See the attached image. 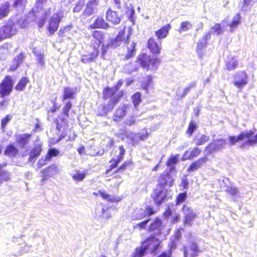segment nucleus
<instances>
[{"mask_svg":"<svg viewBox=\"0 0 257 257\" xmlns=\"http://www.w3.org/2000/svg\"><path fill=\"white\" fill-rule=\"evenodd\" d=\"M99 194L101 197L104 200L109 202H119L122 198L119 196H116L114 197H111L110 195H109L105 191H99Z\"/></svg>","mask_w":257,"mask_h":257,"instance_id":"36","label":"nucleus"},{"mask_svg":"<svg viewBox=\"0 0 257 257\" xmlns=\"http://www.w3.org/2000/svg\"><path fill=\"white\" fill-rule=\"evenodd\" d=\"M110 27L109 25L105 21L102 16H97L93 23L89 26L91 29H107Z\"/></svg>","mask_w":257,"mask_h":257,"instance_id":"19","label":"nucleus"},{"mask_svg":"<svg viewBox=\"0 0 257 257\" xmlns=\"http://www.w3.org/2000/svg\"><path fill=\"white\" fill-rule=\"evenodd\" d=\"M248 76L244 70L238 71L233 76V85L238 89H241L248 83Z\"/></svg>","mask_w":257,"mask_h":257,"instance_id":"11","label":"nucleus"},{"mask_svg":"<svg viewBox=\"0 0 257 257\" xmlns=\"http://www.w3.org/2000/svg\"><path fill=\"white\" fill-rule=\"evenodd\" d=\"M147 46L153 54L159 55L161 53V42H157L155 38L152 37L148 39Z\"/></svg>","mask_w":257,"mask_h":257,"instance_id":"17","label":"nucleus"},{"mask_svg":"<svg viewBox=\"0 0 257 257\" xmlns=\"http://www.w3.org/2000/svg\"><path fill=\"white\" fill-rule=\"evenodd\" d=\"M75 90L70 87H65L63 89V93L62 96V100H66L68 99H73L74 97Z\"/></svg>","mask_w":257,"mask_h":257,"instance_id":"33","label":"nucleus"},{"mask_svg":"<svg viewBox=\"0 0 257 257\" xmlns=\"http://www.w3.org/2000/svg\"><path fill=\"white\" fill-rule=\"evenodd\" d=\"M146 214H142L135 219L141 220L145 218L146 216H151L154 214L156 211L154 210L153 207L151 205H147L145 208Z\"/></svg>","mask_w":257,"mask_h":257,"instance_id":"41","label":"nucleus"},{"mask_svg":"<svg viewBox=\"0 0 257 257\" xmlns=\"http://www.w3.org/2000/svg\"><path fill=\"white\" fill-rule=\"evenodd\" d=\"M32 137L31 134H22L16 137V143L20 148H24L28 145Z\"/></svg>","mask_w":257,"mask_h":257,"instance_id":"21","label":"nucleus"},{"mask_svg":"<svg viewBox=\"0 0 257 257\" xmlns=\"http://www.w3.org/2000/svg\"><path fill=\"white\" fill-rule=\"evenodd\" d=\"M125 45H126L127 51L126 54L123 58V61H126L133 58L135 56L136 51V44L135 43H128Z\"/></svg>","mask_w":257,"mask_h":257,"instance_id":"29","label":"nucleus"},{"mask_svg":"<svg viewBox=\"0 0 257 257\" xmlns=\"http://www.w3.org/2000/svg\"><path fill=\"white\" fill-rule=\"evenodd\" d=\"M226 192L232 196H235L237 195L238 193V190L236 187H229L226 190Z\"/></svg>","mask_w":257,"mask_h":257,"instance_id":"61","label":"nucleus"},{"mask_svg":"<svg viewBox=\"0 0 257 257\" xmlns=\"http://www.w3.org/2000/svg\"><path fill=\"white\" fill-rule=\"evenodd\" d=\"M25 58V55L23 53H20L14 59V62L15 64H13L9 67L10 71H15L20 66V65L23 62Z\"/></svg>","mask_w":257,"mask_h":257,"instance_id":"32","label":"nucleus"},{"mask_svg":"<svg viewBox=\"0 0 257 257\" xmlns=\"http://www.w3.org/2000/svg\"><path fill=\"white\" fill-rule=\"evenodd\" d=\"M57 168V167L55 165H51L48 167H47L46 168H45L44 170L42 171V173L45 175H48L47 173L52 172L53 171L55 170Z\"/></svg>","mask_w":257,"mask_h":257,"instance_id":"60","label":"nucleus"},{"mask_svg":"<svg viewBox=\"0 0 257 257\" xmlns=\"http://www.w3.org/2000/svg\"><path fill=\"white\" fill-rule=\"evenodd\" d=\"M18 153L19 150L13 144L8 145L4 152L5 155L11 157L16 156Z\"/></svg>","mask_w":257,"mask_h":257,"instance_id":"35","label":"nucleus"},{"mask_svg":"<svg viewBox=\"0 0 257 257\" xmlns=\"http://www.w3.org/2000/svg\"><path fill=\"white\" fill-rule=\"evenodd\" d=\"M161 241L154 234H151L141 242V244L151 254H156L160 246Z\"/></svg>","mask_w":257,"mask_h":257,"instance_id":"5","label":"nucleus"},{"mask_svg":"<svg viewBox=\"0 0 257 257\" xmlns=\"http://www.w3.org/2000/svg\"><path fill=\"white\" fill-rule=\"evenodd\" d=\"M211 29L212 30V33L218 35L223 33V29L221 27V25L219 23H216L213 26Z\"/></svg>","mask_w":257,"mask_h":257,"instance_id":"49","label":"nucleus"},{"mask_svg":"<svg viewBox=\"0 0 257 257\" xmlns=\"http://www.w3.org/2000/svg\"><path fill=\"white\" fill-rule=\"evenodd\" d=\"M72 107V103L70 101H67L65 103L62 108L61 114L65 116L69 117V112Z\"/></svg>","mask_w":257,"mask_h":257,"instance_id":"46","label":"nucleus"},{"mask_svg":"<svg viewBox=\"0 0 257 257\" xmlns=\"http://www.w3.org/2000/svg\"><path fill=\"white\" fill-rule=\"evenodd\" d=\"M201 153V149L197 147H194L191 150H187L184 153V156L186 157V160H192L195 158L198 157Z\"/></svg>","mask_w":257,"mask_h":257,"instance_id":"26","label":"nucleus"},{"mask_svg":"<svg viewBox=\"0 0 257 257\" xmlns=\"http://www.w3.org/2000/svg\"><path fill=\"white\" fill-rule=\"evenodd\" d=\"M187 197V193L186 192H183L179 193L176 197L175 200L176 205H178L181 203H183Z\"/></svg>","mask_w":257,"mask_h":257,"instance_id":"53","label":"nucleus"},{"mask_svg":"<svg viewBox=\"0 0 257 257\" xmlns=\"http://www.w3.org/2000/svg\"><path fill=\"white\" fill-rule=\"evenodd\" d=\"M130 106L127 104H123L118 106L114 111L112 120L116 122L120 121L125 116Z\"/></svg>","mask_w":257,"mask_h":257,"instance_id":"16","label":"nucleus"},{"mask_svg":"<svg viewBox=\"0 0 257 257\" xmlns=\"http://www.w3.org/2000/svg\"><path fill=\"white\" fill-rule=\"evenodd\" d=\"M14 80L10 75H6L0 83V96L4 98L9 96L12 92Z\"/></svg>","mask_w":257,"mask_h":257,"instance_id":"7","label":"nucleus"},{"mask_svg":"<svg viewBox=\"0 0 257 257\" xmlns=\"http://www.w3.org/2000/svg\"><path fill=\"white\" fill-rule=\"evenodd\" d=\"M157 187L159 188L168 189L174 184V179L169 172L162 173L157 179Z\"/></svg>","mask_w":257,"mask_h":257,"instance_id":"10","label":"nucleus"},{"mask_svg":"<svg viewBox=\"0 0 257 257\" xmlns=\"http://www.w3.org/2000/svg\"><path fill=\"white\" fill-rule=\"evenodd\" d=\"M85 5V0H79L75 4L73 11L74 13L81 12Z\"/></svg>","mask_w":257,"mask_h":257,"instance_id":"50","label":"nucleus"},{"mask_svg":"<svg viewBox=\"0 0 257 257\" xmlns=\"http://www.w3.org/2000/svg\"><path fill=\"white\" fill-rule=\"evenodd\" d=\"M87 171L80 172L76 171L75 173L71 176L72 179L76 182L82 181L86 177Z\"/></svg>","mask_w":257,"mask_h":257,"instance_id":"43","label":"nucleus"},{"mask_svg":"<svg viewBox=\"0 0 257 257\" xmlns=\"http://www.w3.org/2000/svg\"><path fill=\"white\" fill-rule=\"evenodd\" d=\"M29 79L27 77H22L18 81L17 84L15 87V89L17 91H24L27 85L29 83Z\"/></svg>","mask_w":257,"mask_h":257,"instance_id":"34","label":"nucleus"},{"mask_svg":"<svg viewBox=\"0 0 257 257\" xmlns=\"http://www.w3.org/2000/svg\"><path fill=\"white\" fill-rule=\"evenodd\" d=\"M168 190L166 188H159L157 187L154 189L151 198L154 203L157 205H161L163 202L167 201L168 199Z\"/></svg>","mask_w":257,"mask_h":257,"instance_id":"8","label":"nucleus"},{"mask_svg":"<svg viewBox=\"0 0 257 257\" xmlns=\"http://www.w3.org/2000/svg\"><path fill=\"white\" fill-rule=\"evenodd\" d=\"M171 29V25L170 24L165 25L155 32V36L159 40L164 39L168 35Z\"/></svg>","mask_w":257,"mask_h":257,"instance_id":"24","label":"nucleus"},{"mask_svg":"<svg viewBox=\"0 0 257 257\" xmlns=\"http://www.w3.org/2000/svg\"><path fill=\"white\" fill-rule=\"evenodd\" d=\"M59 154V151L58 150L53 148L48 150L46 156L49 160H50L52 157L58 156Z\"/></svg>","mask_w":257,"mask_h":257,"instance_id":"55","label":"nucleus"},{"mask_svg":"<svg viewBox=\"0 0 257 257\" xmlns=\"http://www.w3.org/2000/svg\"><path fill=\"white\" fill-rule=\"evenodd\" d=\"M118 149L119 150V155L113 157L109 161L110 165L108 168L105 171L106 174H108L110 171L116 168L118 164L123 160L125 150L124 147L122 145L118 147Z\"/></svg>","mask_w":257,"mask_h":257,"instance_id":"12","label":"nucleus"},{"mask_svg":"<svg viewBox=\"0 0 257 257\" xmlns=\"http://www.w3.org/2000/svg\"><path fill=\"white\" fill-rule=\"evenodd\" d=\"M192 27V25L189 21H184L181 23L178 32L181 33L182 32L187 31L191 29Z\"/></svg>","mask_w":257,"mask_h":257,"instance_id":"44","label":"nucleus"},{"mask_svg":"<svg viewBox=\"0 0 257 257\" xmlns=\"http://www.w3.org/2000/svg\"><path fill=\"white\" fill-rule=\"evenodd\" d=\"M197 128V125L195 121L191 120L190 121L188 126L186 130V134L189 137L192 136L195 130Z\"/></svg>","mask_w":257,"mask_h":257,"instance_id":"47","label":"nucleus"},{"mask_svg":"<svg viewBox=\"0 0 257 257\" xmlns=\"http://www.w3.org/2000/svg\"><path fill=\"white\" fill-rule=\"evenodd\" d=\"M50 160L45 156V158H41L37 163V166L38 168H41L42 167L46 165Z\"/></svg>","mask_w":257,"mask_h":257,"instance_id":"59","label":"nucleus"},{"mask_svg":"<svg viewBox=\"0 0 257 257\" xmlns=\"http://www.w3.org/2000/svg\"><path fill=\"white\" fill-rule=\"evenodd\" d=\"M56 124V128L60 131L62 128H66L68 127V124L67 122L66 119L65 118L58 117L54 120Z\"/></svg>","mask_w":257,"mask_h":257,"instance_id":"37","label":"nucleus"},{"mask_svg":"<svg viewBox=\"0 0 257 257\" xmlns=\"http://www.w3.org/2000/svg\"><path fill=\"white\" fill-rule=\"evenodd\" d=\"M137 62L143 68L148 70L150 69V67L156 69L161 60L158 58H152L146 53H142L138 56Z\"/></svg>","mask_w":257,"mask_h":257,"instance_id":"3","label":"nucleus"},{"mask_svg":"<svg viewBox=\"0 0 257 257\" xmlns=\"http://www.w3.org/2000/svg\"><path fill=\"white\" fill-rule=\"evenodd\" d=\"M42 151V144L41 143L35 144L29 152L28 161L34 162L41 155Z\"/></svg>","mask_w":257,"mask_h":257,"instance_id":"20","label":"nucleus"},{"mask_svg":"<svg viewBox=\"0 0 257 257\" xmlns=\"http://www.w3.org/2000/svg\"><path fill=\"white\" fill-rule=\"evenodd\" d=\"M172 211L170 207H167L164 211L163 215L164 217L168 218L171 215Z\"/></svg>","mask_w":257,"mask_h":257,"instance_id":"64","label":"nucleus"},{"mask_svg":"<svg viewBox=\"0 0 257 257\" xmlns=\"http://www.w3.org/2000/svg\"><path fill=\"white\" fill-rule=\"evenodd\" d=\"M211 38V32H209L202 36L197 44V51H201L204 49L207 45V41Z\"/></svg>","mask_w":257,"mask_h":257,"instance_id":"27","label":"nucleus"},{"mask_svg":"<svg viewBox=\"0 0 257 257\" xmlns=\"http://www.w3.org/2000/svg\"><path fill=\"white\" fill-rule=\"evenodd\" d=\"M92 37L99 44L103 42L105 38L103 32L99 30H94Z\"/></svg>","mask_w":257,"mask_h":257,"instance_id":"39","label":"nucleus"},{"mask_svg":"<svg viewBox=\"0 0 257 257\" xmlns=\"http://www.w3.org/2000/svg\"><path fill=\"white\" fill-rule=\"evenodd\" d=\"M226 145V142L224 139H214L207 144L205 147V151L207 154H211L225 148Z\"/></svg>","mask_w":257,"mask_h":257,"instance_id":"9","label":"nucleus"},{"mask_svg":"<svg viewBox=\"0 0 257 257\" xmlns=\"http://www.w3.org/2000/svg\"><path fill=\"white\" fill-rule=\"evenodd\" d=\"M72 26L71 25H67L64 27H61L58 32V36L59 37H63L65 36V33L70 31Z\"/></svg>","mask_w":257,"mask_h":257,"instance_id":"57","label":"nucleus"},{"mask_svg":"<svg viewBox=\"0 0 257 257\" xmlns=\"http://www.w3.org/2000/svg\"><path fill=\"white\" fill-rule=\"evenodd\" d=\"M230 145H234L238 141H244L241 143L240 147L244 148L247 146H253L257 144V134L254 135L253 131L250 130L240 132L237 136H230L228 137Z\"/></svg>","mask_w":257,"mask_h":257,"instance_id":"2","label":"nucleus"},{"mask_svg":"<svg viewBox=\"0 0 257 257\" xmlns=\"http://www.w3.org/2000/svg\"><path fill=\"white\" fill-rule=\"evenodd\" d=\"M163 228V225L162 221L159 217L155 218L154 221L151 222L148 228V232H153L155 233L154 235H160L162 233V229Z\"/></svg>","mask_w":257,"mask_h":257,"instance_id":"18","label":"nucleus"},{"mask_svg":"<svg viewBox=\"0 0 257 257\" xmlns=\"http://www.w3.org/2000/svg\"><path fill=\"white\" fill-rule=\"evenodd\" d=\"M225 66L227 70L231 71L237 67L238 62L234 57H231L226 61Z\"/></svg>","mask_w":257,"mask_h":257,"instance_id":"38","label":"nucleus"},{"mask_svg":"<svg viewBox=\"0 0 257 257\" xmlns=\"http://www.w3.org/2000/svg\"><path fill=\"white\" fill-rule=\"evenodd\" d=\"M241 23V16L239 13H237L229 24V32L232 33Z\"/></svg>","mask_w":257,"mask_h":257,"instance_id":"28","label":"nucleus"},{"mask_svg":"<svg viewBox=\"0 0 257 257\" xmlns=\"http://www.w3.org/2000/svg\"><path fill=\"white\" fill-rule=\"evenodd\" d=\"M150 221V219H147L146 220H144L136 224H135L133 228L134 229H139L140 230L145 229L147 225L148 224V223Z\"/></svg>","mask_w":257,"mask_h":257,"instance_id":"51","label":"nucleus"},{"mask_svg":"<svg viewBox=\"0 0 257 257\" xmlns=\"http://www.w3.org/2000/svg\"><path fill=\"white\" fill-rule=\"evenodd\" d=\"M52 102L53 103V106L49 109V110L48 111V112L53 114L59 110L60 105L57 103L56 99L52 100Z\"/></svg>","mask_w":257,"mask_h":257,"instance_id":"58","label":"nucleus"},{"mask_svg":"<svg viewBox=\"0 0 257 257\" xmlns=\"http://www.w3.org/2000/svg\"><path fill=\"white\" fill-rule=\"evenodd\" d=\"M98 4L99 0H89L82 12L81 17L83 18H86L95 14L97 11V7Z\"/></svg>","mask_w":257,"mask_h":257,"instance_id":"15","label":"nucleus"},{"mask_svg":"<svg viewBox=\"0 0 257 257\" xmlns=\"http://www.w3.org/2000/svg\"><path fill=\"white\" fill-rule=\"evenodd\" d=\"M184 212L183 223L185 225L191 226L197 215L193 210L186 205H184L182 208Z\"/></svg>","mask_w":257,"mask_h":257,"instance_id":"13","label":"nucleus"},{"mask_svg":"<svg viewBox=\"0 0 257 257\" xmlns=\"http://www.w3.org/2000/svg\"><path fill=\"white\" fill-rule=\"evenodd\" d=\"M152 76L151 75H147L142 83V86L143 89L147 90L152 84Z\"/></svg>","mask_w":257,"mask_h":257,"instance_id":"45","label":"nucleus"},{"mask_svg":"<svg viewBox=\"0 0 257 257\" xmlns=\"http://www.w3.org/2000/svg\"><path fill=\"white\" fill-rule=\"evenodd\" d=\"M146 249L141 244L140 246L135 248L134 252L132 253L131 257H143L146 252Z\"/></svg>","mask_w":257,"mask_h":257,"instance_id":"40","label":"nucleus"},{"mask_svg":"<svg viewBox=\"0 0 257 257\" xmlns=\"http://www.w3.org/2000/svg\"><path fill=\"white\" fill-rule=\"evenodd\" d=\"M209 140V137L204 134H198L195 136L193 141L196 146L205 144Z\"/></svg>","mask_w":257,"mask_h":257,"instance_id":"31","label":"nucleus"},{"mask_svg":"<svg viewBox=\"0 0 257 257\" xmlns=\"http://www.w3.org/2000/svg\"><path fill=\"white\" fill-rule=\"evenodd\" d=\"M10 179L9 173L6 170L0 171V185L4 181H7Z\"/></svg>","mask_w":257,"mask_h":257,"instance_id":"54","label":"nucleus"},{"mask_svg":"<svg viewBox=\"0 0 257 257\" xmlns=\"http://www.w3.org/2000/svg\"><path fill=\"white\" fill-rule=\"evenodd\" d=\"M11 8L10 3L9 2H6L0 5V20L8 16Z\"/></svg>","mask_w":257,"mask_h":257,"instance_id":"30","label":"nucleus"},{"mask_svg":"<svg viewBox=\"0 0 257 257\" xmlns=\"http://www.w3.org/2000/svg\"><path fill=\"white\" fill-rule=\"evenodd\" d=\"M106 21L114 25L118 24L120 21V18L117 13L110 9L106 11Z\"/></svg>","mask_w":257,"mask_h":257,"instance_id":"25","label":"nucleus"},{"mask_svg":"<svg viewBox=\"0 0 257 257\" xmlns=\"http://www.w3.org/2000/svg\"><path fill=\"white\" fill-rule=\"evenodd\" d=\"M102 94L103 100L108 99V101L98 107L97 115L99 116H105L109 112L111 111L124 95V92L120 91L116 94V90L107 86L103 89Z\"/></svg>","mask_w":257,"mask_h":257,"instance_id":"1","label":"nucleus"},{"mask_svg":"<svg viewBox=\"0 0 257 257\" xmlns=\"http://www.w3.org/2000/svg\"><path fill=\"white\" fill-rule=\"evenodd\" d=\"M149 137V133L146 131L145 133L139 134V140L144 141L148 139Z\"/></svg>","mask_w":257,"mask_h":257,"instance_id":"63","label":"nucleus"},{"mask_svg":"<svg viewBox=\"0 0 257 257\" xmlns=\"http://www.w3.org/2000/svg\"><path fill=\"white\" fill-rule=\"evenodd\" d=\"M15 34V30L10 25L3 26L0 28V37L2 40L10 38Z\"/></svg>","mask_w":257,"mask_h":257,"instance_id":"22","label":"nucleus"},{"mask_svg":"<svg viewBox=\"0 0 257 257\" xmlns=\"http://www.w3.org/2000/svg\"><path fill=\"white\" fill-rule=\"evenodd\" d=\"M178 156L179 155L170 156L167 161L166 166L169 167L176 164L178 162Z\"/></svg>","mask_w":257,"mask_h":257,"instance_id":"52","label":"nucleus"},{"mask_svg":"<svg viewBox=\"0 0 257 257\" xmlns=\"http://www.w3.org/2000/svg\"><path fill=\"white\" fill-rule=\"evenodd\" d=\"M126 27H124L120 30L115 37L110 40L108 46L114 49L120 46L122 43H123L124 45L129 43L132 32L130 30L126 32Z\"/></svg>","mask_w":257,"mask_h":257,"instance_id":"4","label":"nucleus"},{"mask_svg":"<svg viewBox=\"0 0 257 257\" xmlns=\"http://www.w3.org/2000/svg\"><path fill=\"white\" fill-rule=\"evenodd\" d=\"M134 163L132 160H127L123 162V163L119 166L116 170V173H122L127 168L132 166Z\"/></svg>","mask_w":257,"mask_h":257,"instance_id":"42","label":"nucleus"},{"mask_svg":"<svg viewBox=\"0 0 257 257\" xmlns=\"http://www.w3.org/2000/svg\"><path fill=\"white\" fill-rule=\"evenodd\" d=\"M195 85H196V83L195 82H193V83L190 84L188 86H187L186 88H185V89L183 90V93L181 95V98H183V97L186 96V95L190 92V89L192 88H193L195 87Z\"/></svg>","mask_w":257,"mask_h":257,"instance_id":"62","label":"nucleus"},{"mask_svg":"<svg viewBox=\"0 0 257 257\" xmlns=\"http://www.w3.org/2000/svg\"><path fill=\"white\" fill-rule=\"evenodd\" d=\"M200 250L195 241H191L188 245L183 246L184 257H196Z\"/></svg>","mask_w":257,"mask_h":257,"instance_id":"14","label":"nucleus"},{"mask_svg":"<svg viewBox=\"0 0 257 257\" xmlns=\"http://www.w3.org/2000/svg\"><path fill=\"white\" fill-rule=\"evenodd\" d=\"M132 102L135 106H138L142 101L141 93L137 92L132 96Z\"/></svg>","mask_w":257,"mask_h":257,"instance_id":"48","label":"nucleus"},{"mask_svg":"<svg viewBox=\"0 0 257 257\" xmlns=\"http://www.w3.org/2000/svg\"><path fill=\"white\" fill-rule=\"evenodd\" d=\"M12 118L11 114H7L5 117L2 118L1 121V126L3 130L6 128L7 123L10 121Z\"/></svg>","mask_w":257,"mask_h":257,"instance_id":"56","label":"nucleus"},{"mask_svg":"<svg viewBox=\"0 0 257 257\" xmlns=\"http://www.w3.org/2000/svg\"><path fill=\"white\" fill-rule=\"evenodd\" d=\"M207 160V157L204 156L193 161L189 165L187 169V171L189 172H192L197 170L199 168H201Z\"/></svg>","mask_w":257,"mask_h":257,"instance_id":"23","label":"nucleus"},{"mask_svg":"<svg viewBox=\"0 0 257 257\" xmlns=\"http://www.w3.org/2000/svg\"><path fill=\"white\" fill-rule=\"evenodd\" d=\"M63 18V12L61 11L54 13L50 17L47 27L48 31L50 35H53L57 31Z\"/></svg>","mask_w":257,"mask_h":257,"instance_id":"6","label":"nucleus"}]
</instances>
